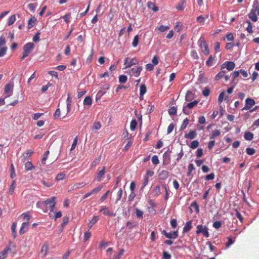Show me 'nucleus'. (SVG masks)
<instances>
[{
  "label": "nucleus",
  "mask_w": 259,
  "mask_h": 259,
  "mask_svg": "<svg viewBox=\"0 0 259 259\" xmlns=\"http://www.w3.org/2000/svg\"><path fill=\"white\" fill-rule=\"evenodd\" d=\"M199 144V142L197 140H195L191 143L190 147L192 149H195L198 147Z\"/></svg>",
  "instance_id": "obj_39"
},
{
  "label": "nucleus",
  "mask_w": 259,
  "mask_h": 259,
  "mask_svg": "<svg viewBox=\"0 0 259 259\" xmlns=\"http://www.w3.org/2000/svg\"><path fill=\"white\" fill-rule=\"evenodd\" d=\"M198 103V101L197 100H195L192 102L188 103L186 106H184L183 108V112L186 114L188 115L190 113L189 109H191L193 108L194 106L197 105Z\"/></svg>",
  "instance_id": "obj_7"
},
{
  "label": "nucleus",
  "mask_w": 259,
  "mask_h": 259,
  "mask_svg": "<svg viewBox=\"0 0 259 259\" xmlns=\"http://www.w3.org/2000/svg\"><path fill=\"white\" fill-rule=\"evenodd\" d=\"M122 195V190L121 188H120L117 193V197L116 199V202L117 203L121 198Z\"/></svg>",
  "instance_id": "obj_49"
},
{
  "label": "nucleus",
  "mask_w": 259,
  "mask_h": 259,
  "mask_svg": "<svg viewBox=\"0 0 259 259\" xmlns=\"http://www.w3.org/2000/svg\"><path fill=\"white\" fill-rule=\"evenodd\" d=\"M151 160H152V162L153 164H154L155 165H157L159 163V161L158 158V157L156 155L152 156Z\"/></svg>",
  "instance_id": "obj_50"
},
{
  "label": "nucleus",
  "mask_w": 259,
  "mask_h": 259,
  "mask_svg": "<svg viewBox=\"0 0 259 259\" xmlns=\"http://www.w3.org/2000/svg\"><path fill=\"white\" fill-rule=\"evenodd\" d=\"M196 132L195 131H190L188 134L185 135V138L190 140L194 139L196 137Z\"/></svg>",
  "instance_id": "obj_15"
},
{
  "label": "nucleus",
  "mask_w": 259,
  "mask_h": 259,
  "mask_svg": "<svg viewBox=\"0 0 259 259\" xmlns=\"http://www.w3.org/2000/svg\"><path fill=\"white\" fill-rule=\"evenodd\" d=\"M196 228V234H202L204 237L206 238H208L209 236L208 228L206 226L199 225L197 226Z\"/></svg>",
  "instance_id": "obj_4"
},
{
  "label": "nucleus",
  "mask_w": 259,
  "mask_h": 259,
  "mask_svg": "<svg viewBox=\"0 0 259 259\" xmlns=\"http://www.w3.org/2000/svg\"><path fill=\"white\" fill-rule=\"evenodd\" d=\"M9 251H13L15 253V246L12 245L11 244L6 246V247L1 252H0V259H5Z\"/></svg>",
  "instance_id": "obj_3"
},
{
  "label": "nucleus",
  "mask_w": 259,
  "mask_h": 259,
  "mask_svg": "<svg viewBox=\"0 0 259 259\" xmlns=\"http://www.w3.org/2000/svg\"><path fill=\"white\" fill-rule=\"evenodd\" d=\"M98 220L99 217L98 216H94L88 224V227L89 229H91L92 228V227L97 222Z\"/></svg>",
  "instance_id": "obj_22"
},
{
  "label": "nucleus",
  "mask_w": 259,
  "mask_h": 259,
  "mask_svg": "<svg viewBox=\"0 0 259 259\" xmlns=\"http://www.w3.org/2000/svg\"><path fill=\"white\" fill-rule=\"evenodd\" d=\"M191 206L195 209L197 213L199 212V205H198L196 202H193V203H192Z\"/></svg>",
  "instance_id": "obj_58"
},
{
  "label": "nucleus",
  "mask_w": 259,
  "mask_h": 259,
  "mask_svg": "<svg viewBox=\"0 0 259 259\" xmlns=\"http://www.w3.org/2000/svg\"><path fill=\"white\" fill-rule=\"evenodd\" d=\"M168 176H169L168 171H167L166 170H162L159 174L158 177H159V179L162 180H165L168 178Z\"/></svg>",
  "instance_id": "obj_17"
},
{
  "label": "nucleus",
  "mask_w": 259,
  "mask_h": 259,
  "mask_svg": "<svg viewBox=\"0 0 259 259\" xmlns=\"http://www.w3.org/2000/svg\"><path fill=\"white\" fill-rule=\"evenodd\" d=\"M222 226V223L220 221H215L213 224V227L217 229H219Z\"/></svg>",
  "instance_id": "obj_62"
},
{
  "label": "nucleus",
  "mask_w": 259,
  "mask_h": 259,
  "mask_svg": "<svg viewBox=\"0 0 259 259\" xmlns=\"http://www.w3.org/2000/svg\"><path fill=\"white\" fill-rule=\"evenodd\" d=\"M246 23L247 24V27H246L247 31L250 34L252 33L253 31L252 26L251 22L249 20H247L246 21Z\"/></svg>",
  "instance_id": "obj_32"
},
{
  "label": "nucleus",
  "mask_w": 259,
  "mask_h": 259,
  "mask_svg": "<svg viewBox=\"0 0 259 259\" xmlns=\"http://www.w3.org/2000/svg\"><path fill=\"white\" fill-rule=\"evenodd\" d=\"M244 138L246 140L251 141L253 138V134L250 132H245L244 135Z\"/></svg>",
  "instance_id": "obj_23"
},
{
  "label": "nucleus",
  "mask_w": 259,
  "mask_h": 259,
  "mask_svg": "<svg viewBox=\"0 0 259 259\" xmlns=\"http://www.w3.org/2000/svg\"><path fill=\"white\" fill-rule=\"evenodd\" d=\"M142 69V66H137L136 68H133L129 70V73L132 76L138 77L140 75Z\"/></svg>",
  "instance_id": "obj_10"
},
{
  "label": "nucleus",
  "mask_w": 259,
  "mask_h": 259,
  "mask_svg": "<svg viewBox=\"0 0 259 259\" xmlns=\"http://www.w3.org/2000/svg\"><path fill=\"white\" fill-rule=\"evenodd\" d=\"M28 227V222H24L22 223L21 227L19 231L20 235L23 234L27 230Z\"/></svg>",
  "instance_id": "obj_18"
},
{
  "label": "nucleus",
  "mask_w": 259,
  "mask_h": 259,
  "mask_svg": "<svg viewBox=\"0 0 259 259\" xmlns=\"http://www.w3.org/2000/svg\"><path fill=\"white\" fill-rule=\"evenodd\" d=\"M259 15V1L255 0L253 2L252 8L248 14L249 18L253 22L258 20L257 16Z\"/></svg>",
  "instance_id": "obj_1"
},
{
  "label": "nucleus",
  "mask_w": 259,
  "mask_h": 259,
  "mask_svg": "<svg viewBox=\"0 0 259 259\" xmlns=\"http://www.w3.org/2000/svg\"><path fill=\"white\" fill-rule=\"evenodd\" d=\"M7 51V48L6 47H3L0 48V57L4 56Z\"/></svg>",
  "instance_id": "obj_43"
},
{
  "label": "nucleus",
  "mask_w": 259,
  "mask_h": 259,
  "mask_svg": "<svg viewBox=\"0 0 259 259\" xmlns=\"http://www.w3.org/2000/svg\"><path fill=\"white\" fill-rule=\"evenodd\" d=\"M71 100L70 99L69 95H68V98L66 100V103H67V112H69L71 109Z\"/></svg>",
  "instance_id": "obj_38"
},
{
  "label": "nucleus",
  "mask_w": 259,
  "mask_h": 259,
  "mask_svg": "<svg viewBox=\"0 0 259 259\" xmlns=\"http://www.w3.org/2000/svg\"><path fill=\"white\" fill-rule=\"evenodd\" d=\"M162 234L167 238L173 239L172 232L167 233L165 230H163L162 231Z\"/></svg>",
  "instance_id": "obj_36"
},
{
  "label": "nucleus",
  "mask_w": 259,
  "mask_h": 259,
  "mask_svg": "<svg viewBox=\"0 0 259 259\" xmlns=\"http://www.w3.org/2000/svg\"><path fill=\"white\" fill-rule=\"evenodd\" d=\"M148 7L152 10L154 12H157L158 10V8L152 2H149L147 4Z\"/></svg>",
  "instance_id": "obj_26"
},
{
  "label": "nucleus",
  "mask_w": 259,
  "mask_h": 259,
  "mask_svg": "<svg viewBox=\"0 0 259 259\" xmlns=\"http://www.w3.org/2000/svg\"><path fill=\"white\" fill-rule=\"evenodd\" d=\"M16 21V16L15 15H12L9 19L8 24L9 26L12 25Z\"/></svg>",
  "instance_id": "obj_37"
},
{
  "label": "nucleus",
  "mask_w": 259,
  "mask_h": 259,
  "mask_svg": "<svg viewBox=\"0 0 259 259\" xmlns=\"http://www.w3.org/2000/svg\"><path fill=\"white\" fill-rule=\"evenodd\" d=\"M14 84L9 83L6 84L4 88V94L6 95V98L11 96L13 93Z\"/></svg>",
  "instance_id": "obj_6"
},
{
  "label": "nucleus",
  "mask_w": 259,
  "mask_h": 259,
  "mask_svg": "<svg viewBox=\"0 0 259 259\" xmlns=\"http://www.w3.org/2000/svg\"><path fill=\"white\" fill-rule=\"evenodd\" d=\"M153 193L155 196H158L160 194V188L159 186H156L153 189Z\"/></svg>",
  "instance_id": "obj_41"
},
{
  "label": "nucleus",
  "mask_w": 259,
  "mask_h": 259,
  "mask_svg": "<svg viewBox=\"0 0 259 259\" xmlns=\"http://www.w3.org/2000/svg\"><path fill=\"white\" fill-rule=\"evenodd\" d=\"M226 73V71L223 70L220 71L219 73H218L215 76V79L216 80H218L220 79L221 78H223L225 74Z\"/></svg>",
  "instance_id": "obj_31"
},
{
  "label": "nucleus",
  "mask_w": 259,
  "mask_h": 259,
  "mask_svg": "<svg viewBox=\"0 0 259 259\" xmlns=\"http://www.w3.org/2000/svg\"><path fill=\"white\" fill-rule=\"evenodd\" d=\"M102 188H103L102 186H99L93 189L91 191L92 195L94 194L97 193L99 192L101 190Z\"/></svg>",
  "instance_id": "obj_44"
},
{
  "label": "nucleus",
  "mask_w": 259,
  "mask_h": 259,
  "mask_svg": "<svg viewBox=\"0 0 259 259\" xmlns=\"http://www.w3.org/2000/svg\"><path fill=\"white\" fill-rule=\"evenodd\" d=\"M194 169V166L193 164L191 163L189 165L188 167L187 176L191 175L193 170Z\"/></svg>",
  "instance_id": "obj_54"
},
{
  "label": "nucleus",
  "mask_w": 259,
  "mask_h": 259,
  "mask_svg": "<svg viewBox=\"0 0 259 259\" xmlns=\"http://www.w3.org/2000/svg\"><path fill=\"white\" fill-rule=\"evenodd\" d=\"M100 212H102L103 214L105 215H109L113 217L115 215V213L111 211L109 208L106 206H102V208L100 209Z\"/></svg>",
  "instance_id": "obj_12"
},
{
  "label": "nucleus",
  "mask_w": 259,
  "mask_h": 259,
  "mask_svg": "<svg viewBox=\"0 0 259 259\" xmlns=\"http://www.w3.org/2000/svg\"><path fill=\"white\" fill-rule=\"evenodd\" d=\"M192 92H191V91H188L186 93V96H185V99L186 101H190L191 99V97L192 96Z\"/></svg>",
  "instance_id": "obj_64"
},
{
  "label": "nucleus",
  "mask_w": 259,
  "mask_h": 259,
  "mask_svg": "<svg viewBox=\"0 0 259 259\" xmlns=\"http://www.w3.org/2000/svg\"><path fill=\"white\" fill-rule=\"evenodd\" d=\"M101 128V124L100 122H95L93 123L92 129L93 131H96Z\"/></svg>",
  "instance_id": "obj_25"
},
{
  "label": "nucleus",
  "mask_w": 259,
  "mask_h": 259,
  "mask_svg": "<svg viewBox=\"0 0 259 259\" xmlns=\"http://www.w3.org/2000/svg\"><path fill=\"white\" fill-rule=\"evenodd\" d=\"M61 111L59 108L56 109L54 113V118L56 119H59L60 117Z\"/></svg>",
  "instance_id": "obj_59"
},
{
  "label": "nucleus",
  "mask_w": 259,
  "mask_h": 259,
  "mask_svg": "<svg viewBox=\"0 0 259 259\" xmlns=\"http://www.w3.org/2000/svg\"><path fill=\"white\" fill-rule=\"evenodd\" d=\"M34 48V45L32 42H28L23 47L24 52L23 54H24V56H28L31 52L32 51Z\"/></svg>",
  "instance_id": "obj_9"
},
{
  "label": "nucleus",
  "mask_w": 259,
  "mask_h": 259,
  "mask_svg": "<svg viewBox=\"0 0 259 259\" xmlns=\"http://www.w3.org/2000/svg\"><path fill=\"white\" fill-rule=\"evenodd\" d=\"M235 64L234 62L227 61L222 64L221 68H226L228 70L231 71L234 69Z\"/></svg>",
  "instance_id": "obj_11"
},
{
  "label": "nucleus",
  "mask_w": 259,
  "mask_h": 259,
  "mask_svg": "<svg viewBox=\"0 0 259 259\" xmlns=\"http://www.w3.org/2000/svg\"><path fill=\"white\" fill-rule=\"evenodd\" d=\"M21 217L23 219L26 220L28 222L30 219V216L29 212L23 213L21 214Z\"/></svg>",
  "instance_id": "obj_53"
},
{
  "label": "nucleus",
  "mask_w": 259,
  "mask_h": 259,
  "mask_svg": "<svg viewBox=\"0 0 259 259\" xmlns=\"http://www.w3.org/2000/svg\"><path fill=\"white\" fill-rule=\"evenodd\" d=\"M221 134L220 131L216 130L212 132V134L210 137V139H213L217 137H219Z\"/></svg>",
  "instance_id": "obj_28"
},
{
  "label": "nucleus",
  "mask_w": 259,
  "mask_h": 259,
  "mask_svg": "<svg viewBox=\"0 0 259 259\" xmlns=\"http://www.w3.org/2000/svg\"><path fill=\"white\" fill-rule=\"evenodd\" d=\"M100 159L101 156L95 158L92 163V167L95 166L96 165H97L100 162Z\"/></svg>",
  "instance_id": "obj_60"
},
{
  "label": "nucleus",
  "mask_w": 259,
  "mask_h": 259,
  "mask_svg": "<svg viewBox=\"0 0 259 259\" xmlns=\"http://www.w3.org/2000/svg\"><path fill=\"white\" fill-rule=\"evenodd\" d=\"M171 255L166 251H163L162 253V259H170Z\"/></svg>",
  "instance_id": "obj_61"
},
{
  "label": "nucleus",
  "mask_w": 259,
  "mask_h": 259,
  "mask_svg": "<svg viewBox=\"0 0 259 259\" xmlns=\"http://www.w3.org/2000/svg\"><path fill=\"white\" fill-rule=\"evenodd\" d=\"M25 168L26 170H31L34 168V167L31 162L28 161L25 164Z\"/></svg>",
  "instance_id": "obj_29"
},
{
  "label": "nucleus",
  "mask_w": 259,
  "mask_h": 259,
  "mask_svg": "<svg viewBox=\"0 0 259 259\" xmlns=\"http://www.w3.org/2000/svg\"><path fill=\"white\" fill-rule=\"evenodd\" d=\"M185 8V2L178 4L176 8L179 11H183Z\"/></svg>",
  "instance_id": "obj_55"
},
{
  "label": "nucleus",
  "mask_w": 259,
  "mask_h": 259,
  "mask_svg": "<svg viewBox=\"0 0 259 259\" xmlns=\"http://www.w3.org/2000/svg\"><path fill=\"white\" fill-rule=\"evenodd\" d=\"M246 152L247 154H248L249 155H253V154L255 153V151L252 148H247L246 149Z\"/></svg>",
  "instance_id": "obj_52"
},
{
  "label": "nucleus",
  "mask_w": 259,
  "mask_h": 259,
  "mask_svg": "<svg viewBox=\"0 0 259 259\" xmlns=\"http://www.w3.org/2000/svg\"><path fill=\"white\" fill-rule=\"evenodd\" d=\"M33 153V151L32 150L29 149L27 150L26 151L24 152L22 156V160L23 161H25L26 159H29L32 154Z\"/></svg>",
  "instance_id": "obj_13"
},
{
  "label": "nucleus",
  "mask_w": 259,
  "mask_h": 259,
  "mask_svg": "<svg viewBox=\"0 0 259 259\" xmlns=\"http://www.w3.org/2000/svg\"><path fill=\"white\" fill-rule=\"evenodd\" d=\"M56 199L55 197H52L43 201V203L50 209V211H54V208L56 203Z\"/></svg>",
  "instance_id": "obj_5"
},
{
  "label": "nucleus",
  "mask_w": 259,
  "mask_h": 259,
  "mask_svg": "<svg viewBox=\"0 0 259 259\" xmlns=\"http://www.w3.org/2000/svg\"><path fill=\"white\" fill-rule=\"evenodd\" d=\"M106 172V168L105 167H104L102 169L100 170L98 174L96 177V180L98 182L101 181V178L104 176Z\"/></svg>",
  "instance_id": "obj_16"
},
{
  "label": "nucleus",
  "mask_w": 259,
  "mask_h": 259,
  "mask_svg": "<svg viewBox=\"0 0 259 259\" xmlns=\"http://www.w3.org/2000/svg\"><path fill=\"white\" fill-rule=\"evenodd\" d=\"M177 107H175V106H173V107H171L169 111H168V113L169 114V115H175L177 113Z\"/></svg>",
  "instance_id": "obj_47"
},
{
  "label": "nucleus",
  "mask_w": 259,
  "mask_h": 259,
  "mask_svg": "<svg viewBox=\"0 0 259 259\" xmlns=\"http://www.w3.org/2000/svg\"><path fill=\"white\" fill-rule=\"evenodd\" d=\"M169 26H166L164 25H161L158 28V29L160 32H164L168 29H169Z\"/></svg>",
  "instance_id": "obj_57"
},
{
  "label": "nucleus",
  "mask_w": 259,
  "mask_h": 259,
  "mask_svg": "<svg viewBox=\"0 0 259 259\" xmlns=\"http://www.w3.org/2000/svg\"><path fill=\"white\" fill-rule=\"evenodd\" d=\"M69 222V218L67 217H64L63 219V222L61 224L62 229L64 228V227L68 224Z\"/></svg>",
  "instance_id": "obj_45"
},
{
  "label": "nucleus",
  "mask_w": 259,
  "mask_h": 259,
  "mask_svg": "<svg viewBox=\"0 0 259 259\" xmlns=\"http://www.w3.org/2000/svg\"><path fill=\"white\" fill-rule=\"evenodd\" d=\"M49 249V245L48 243H45L43 244V245L41 246V250H40V253H41L44 256H45L48 253Z\"/></svg>",
  "instance_id": "obj_14"
},
{
  "label": "nucleus",
  "mask_w": 259,
  "mask_h": 259,
  "mask_svg": "<svg viewBox=\"0 0 259 259\" xmlns=\"http://www.w3.org/2000/svg\"><path fill=\"white\" fill-rule=\"evenodd\" d=\"M65 176V174L64 173L61 172V173L58 174L57 175V176L56 177V179L57 181H61L64 179Z\"/></svg>",
  "instance_id": "obj_42"
},
{
  "label": "nucleus",
  "mask_w": 259,
  "mask_h": 259,
  "mask_svg": "<svg viewBox=\"0 0 259 259\" xmlns=\"http://www.w3.org/2000/svg\"><path fill=\"white\" fill-rule=\"evenodd\" d=\"M174 127H175V125L173 123H170L167 127V134H169L171 133L172 132V131H173Z\"/></svg>",
  "instance_id": "obj_63"
},
{
  "label": "nucleus",
  "mask_w": 259,
  "mask_h": 259,
  "mask_svg": "<svg viewBox=\"0 0 259 259\" xmlns=\"http://www.w3.org/2000/svg\"><path fill=\"white\" fill-rule=\"evenodd\" d=\"M16 187V181L13 180L12 182L11 185L9 190V193L10 195H12L14 193Z\"/></svg>",
  "instance_id": "obj_30"
},
{
  "label": "nucleus",
  "mask_w": 259,
  "mask_h": 259,
  "mask_svg": "<svg viewBox=\"0 0 259 259\" xmlns=\"http://www.w3.org/2000/svg\"><path fill=\"white\" fill-rule=\"evenodd\" d=\"M92 103V99L89 96L86 97L83 101L84 105L91 106Z\"/></svg>",
  "instance_id": "obj_27"
},
{
  "label": "nucleus",
  "mask_w": 259,
  "mask_h": 259,
  "mask_svg": "<svg viewBox=\"0 0 259 259\" xmlns=\"http://www.w3.org/2000/svg\"><path fill=\"white\" fill-rule=\"evenodd\" d=\"M192 228V224L190 221L186 222L184 228H183V232H189Z\"/></svg>",
  "instance_id": "obj_24"
},
{
  "label": "nucleus",
  "mask_w": 259,
  "mask_h": 259,
  "mask_svg": "<svg viewBox=\"0 0 259 259\" xmlns=\"http://www.w3.org/2000/svg\"><path fill=\"white\" fill-rule=\"evenodd\" d=\"M188 123H189V120L187 118H185L182 122V124L181 126V130L185 129L187 127Z\"/></svg>",
  "instance_id": "obj_48"
},
{
  "label": "nucleus",
  "mask_w": 259,
  "mask_h": 259,
  "mask_svg": "<svg viewBox=\"0 0 259 259\" xmlns=\"http://www.w3.org/2000/svg\"><path fill=\"white\" fill-rule=\"evenodd\" d=\"M208 15H205V16L200 15L197 18V22L203 24L205 22V21L208 19Z\"/></svg>",
  "instance_id": "obj_20"
},
{
  "label": "nucleus",
  "mask_w": 259,
  "mask_h": 259,
  "mask_svg": "<svg viewBox=\"0 0 259 259\" xmlns=\"http://www.w3.org/2000/svg\"><path fill=\"white\" fill-rule=\"evenodd\" d=\"M85 185H86V184L84 182L76 183L73 185L72 189H79V188L83 187Z\"/></svg>",
  "instance_id": "obj_33"
},
{
  "label": "nucleus",
  "mask_w": 259,
  "mask_h": 259,
  "mask_svg": "<svg viewBox=\"0 0 259 259\" xmlns=\"http://www.w3.org/2000/svg\"><path fill=\"white\" fill-rule=\"evenodd\" d=\"M137 125V122L136 119H133L131 121L130 124V128L132 131H134Z\"/></svg>",
  "instance_id": "obj_34"
},
{
  "label": "nucleus",
  "mask_w": 259,
  "mask_h": 259,
  "mask_svg": "<svg viewBox=\"0 0 259 259\" xmlns=\"http://www.w3.org/2000/svg\"><path fill=\"white\" fill-rule=\"evenodd\" d=\"M136 214L138 218H142L143 212L142 210L139 209L138 208H136Z\"/></svg>",
  "instance_id": "obj_51"
},
{
  "label": "nucleus",
  "mask_w": 259,
  "mask_h": 259,
  "mask_svg": "<svg viewBox=\"0 0 259 259\" xmlns=\"http://www.w3.org/2000/svg\"><path fill=\"white\" fill-rule=\"evenodd\" d=\"M127 78L124 75H121L119 76V81L120 83H125L127 81Z\"/></svg>",
  "instance_id": "obj_46"
},
{
  "label": "nucleus",
  "mask_w": 259,
  "mask_h": 259,
  "mask_svg": "<svg viewBox=\"0 0 259 259\" xmlns=\"http://www.w3.org/2000/svg\"><path fill=\"white\" fill-rule=\"evenodd\" d=\"M91 236V233L90 232H89V231L85 232L84 234L83 241L84 242L87 241L90 239Z\"/></svg>",
  "instance_id": "obj_40"
},
{
  "label": "nucleus",
  "mask_w": 259,
  "mask_h": 259,
  "mask_svg": "<svg viewBox=\"0 0 259 259\" xmlns=\"http://www.w3.org/2000/svg\"><path fill=\"white\" fill-rule=\"evenodd\" d=\"M94 54V51L93 49H92L91 50V54H90V55L88 56V57L87 59V63H90L91 62V60L93 59Z\"/></svg>",
  "instance_id": "obj_56"
},
{
  "label": "nucleus",
  "mask_w": 259,
  "mask_h": 259,
  "mask_svg": "<svg viewBox=\"0 0 259 259\" xmlns=\"http://www.w3.org/2000/svg\"><path fill=\"white\" fill-rule=\"evenodd\" d=\"M255 104L254 100L251 98H247L245 100V105L242 109V110H249Z\"/></svg>",
  "instance_id": "obj_8"
},
{
  "label": "nucleus",
  "mask_w": 259,
  "mask_h": 259,
  "mask_svg": "<svg viewBox=\"0 0 259 259\" xmlns=\"http://www.w3.org/2000/svg\"><path fill=\"white\" fill-rule=\"evenodd\" d=\"M147 92V88L145 84H142L140 86V99L142 100L143 99V95Z\"/></svg>",
  "instance_id": "obj_19"
},
{
  "label": "nucleus",
  "mask_w": 259,
  "mask_h": 259,
  "mask_svg": "<svg viewBox=\"0 0 259 259\" xmlns=\"http://www.w3.org/2000/svg\"><path fill=\"white\" fill-rule=\"evenodd\" d=\"M139 36L138 35L135 36L132 42V46L133 47L136 48L137 47L139 44Z\"/></svg>",
  "instance_id": "obj_35"
},
{
  "label": "nucleus",
  "mask_w": 259,
  "mask_h": 259,
  "mask_svg": "<svg viewBox=\"0 0 259 259\" xmlns=\"http://www.w3.org/2000/svg\"><path fill=\"white\" fill-rule=\"evenodd\" d=\"M138 63V61L136 57L132 58L131 61L128 63V64L125 66L124 68L126 69L131 67L132 66L137 64Z\"/></svg>",
  "instance_id": "obj_21"
},
{
  "label": "nucleus",
  "mask_w": 259,
  "mask_h": 259,
  "mask_svg": "<svg viewBox=\"0 0 259 259\" xmlns=\"http://www.w3.org/2000/svg\"><path fill=\"white\" fill-rule=\"evenodd\" d=\"M198 44L204 54L208 55L209 53V50L204 37L201 36L200 37L198 40Z\"/></svg>",
  "instance_id": "obj_2"
}]
</instances>
